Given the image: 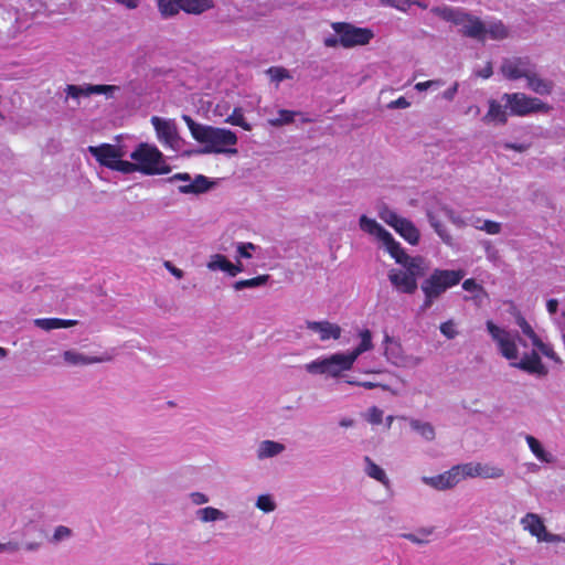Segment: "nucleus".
Listing matches in <instances>:
<instances>
[{
  "mask_svg": "<svg viewBox=\"0 0 565 565\" xmlns=\"http://www.w3.org/2000/svg\"><path fill=\"white\" fill-rule=\"evenodd\" d=\"M183 121L192 138L203 145L202 153L236 154L237 135L226 128H218L196 122L191 116L183 115Z\"/></svg>",
  "mask_w": 565,
  "mask_h": 565,
  "instance_id": "nucleus-3",
  "label": "nucleus"
},
{
  "mask_svg": "<svg viewBox=\"0 0 565 565\" xmlns=\"http://www.w3.org/2000/svg\"><path fill=\"white\" fill-rule=\"evenodd\" d=\"M166 267L168 268V270L173 275L175 276L177 278H182L183 277V271L177 267H174L170 262H166Z\"/></svg>",
  "mask_w": 565,
  "mask_h": 565,
  "instance_id": "nucleus-55",
  "label": "nucleus"
},
{
  "mask_svg": "<svg viewBox=\"0 0 565 565\" xmlns=\"http://www.w3.org/2000/svg\"><path fill=\"white\" fill-rule=\"evenodd\" d=\"M425 434H426V439L430 438V436L431 437L434 436L433 429L430 427H428L427 425H426Z\"/></svg>",
  "mask_w": 565,
  "mask_h": 565,
  "instance_id": "nucleus-60",
  "label": "nucleus"
},
{
  "mask_svg": "<svg viewBox=\"0 0 565 565\" xmlns=\"http://www.w3.org/2000/svg\"><path fill=\"white\" fill-rule=\"evenodd\" d=\"M407 539L412 540L413 542L420 543L422 541L416 539L413 534L405 535Z\"/></svg>",
  "mask_w": 565,
  "mask_h": 565,
  "instance_id": "nucleus-62",
  "label": "nucleus"
},
{
  "mask_svg": "<svg viewBox=\"0 0 565 565\" xmlns=\"http://www.w3.org/2000/svg\"><path fill=\"white\" fill-rule=\"evenodd\" d=\"M35 326L50 331L54 329L70 328L76 324L75 320H65L58 318H42L34 321Z\"/></svg>",
  "mask_w": 565,
  "mask_h": 565,
  "instance_id": "nucleus-27",
  "label": "nucleus"
},
{
  "mask_svg": "<svg viewBox=\"0 0 565 565\" xmlns=\"http://www.w3.org/2000/svg\"><path fill=\"white\" fill-rule=\"evenodd\" d=\"M340 424H341V426L348 427V426L352 425V420L343 419Z\"/></svg>",
  "mask_w": 565,
  "mask_h": 565,
  "instance_id": "nucleus-64",
  "label": "nucleus"
},
{
  "mask_svg": "<svg viewBox=\"0 0 565 565\" xmlns=\"http://www.w3.org/2000/svg\"><path fill=\"white\" fill-rule=\"evenodd\" d=\"M547 311L553 315L557 311L558 301L556 299H550L546 303Z\"/></svg>",
  "mask_w": 565,
  "mask_h": 565,
  "instance_id": "nucleus-56",
  "label": "nucleus"
},
{
  "mask_svg": "<svg viewBox=\"0 0 565 565\" xmlns=\"http://www.w3.org/2000/svg\"><path fill=\"white\" fill-rule=\"evenodd\" d=\"M475 228L483 231L490 235H497L501 232V224L490 220L475 218L470 223Z\"/></svg>",
  "mask_w": 565,
  "mask_h": 565,
  "instance_id": "nucleus-35",
  "label": "nucleus"
},
{
  "mask_svg": "<svg viewBox=\"0 0 565 565\" xmlns=\"http://www.w3.org/2000/svg\"><path fill=\"white\" fill-rule=\"evenodd\" d=\"M296 113L292 110L280 109L278 117L270 120V124L275 127L287 125L294 121Z\"/></svg>",
  "mask_w": 565,
  "mask_h": 565,
  "instance_id": "nucleus-40",
  "label": "nucleus"
},
{
  "mask_svg": "<svg viewBox=\"0 0 565 565\" xmlns=\"http://www.w3.org/2000/svg\"><path fill=\"white\" fill-rule=\"evenodd\" d=\"M466 114H472L473 116H478L480 114V108L476 105L469 106L466 110Z\"/></svg>",
  "mask_w": 565,
  "mask_h": 565,
  "instance_id": "nucleus-59",
  "label": "nucleus"
},
{
  "mask_svg": "<svg viewBox=\"0 0 565 565\" xmlns=\"http://www.w3.org/2000/svg\"><path fill=\"white\" fill-rule=\"evenodd\" d=\"M516 324L522 335L514 334L491 320L486 322V328L495 343L499 353L509 361L512 367L531 375L545 376L547 369L543 364L540 353L547 358H553L554 351L552 347L539 338L524 317L519 316Z\"/></svg>",
  "mask_w": 565,
  "mask_h": 565,
  "instance_id": "nucleus-1",
  "label": "nucleus"
},
{
  "mask_svg": "<svg viewBox=\"0 0 565 565\" xmlns=\"http://www.w3.org/2000/svg\"><path fill=\"white\" fill-rule=\"evenodd\" d=\"M483 246L487 253V258L489 260H494L497 258L498 250L488 241L483 243Z\"/></svg>",
  "mask_w": 565,
  "mask_h": 565,
  "instance_id": "nucleus-49",
  "label": "nucleus"
},
{
  "mask_svg": "<svg viewBox=\"0 0 565 565\" xmlns=\"http://www.w3.org/2000/svg\"><path fill=\"white\" fill-rule=\"evenodd\" d=\"M444 220H451V222L459 227L465 226L466 222L461 217L455 216L451 212L446 210L443 212H429V222L431 227L446 244H450L451 236L446 231V227L443 223Z\"/></svg>",
  "mask_w": 565,
  "mask_h": 565,
  "instance_id": "nucleus-14",
  "label": "nucleus"
},
{
  "mask_svg": "<svg viewBox=\"0 0 565 565\" xmlns=\"http://www.w3.org/2000/svg\"><path fill=\"white\" fill-rule=\"evenodd\" d=\"M225 122L233 126H238L247 131L252 129L250 125L246 121L242 109L238 107L234 108L233 113L226 117Z\"/></svg>",
  "mask_w": 565,
  "mask_h": 565,
  "instance_id": "nucleus-38",
  "label": "nucleus"
},
{
  "mask_svg": "<svg viewBox=\"0 0 565 565\" xmlns=\"http://www.w3.org/2000/svg\"><path fill=\"white\" fill-rule=\"evenodd\" d=\"M382 417H383V412L381 409H379L377 407H372L370 409V418H369V420L372 424H381L382 423Z\"/></svg>",
  "mask_w": 565,
  "mask_h": 565,
  "instance_id": "nucleus-46",
  "label": "nucleus"
},
{
  "mask_svg": "<svg viewBox=\"0 0 565 565\" xmlns=\"http://www.w3.org/2000/svg\"><path fill=\"white\" fill-rule=\"evenodd\" d=\"M462 289L470 294V297L465 299L472 300L476 305H481L488 297V294L482 285L478 284L475 279L469 278L462 282Z\"/></svg>",
  "mask_w": 565,
  "mask_h": 565,
  "instance_id": "nucleus-23",
  "label": "nucleus"
},
{
  "mask_svg": "<svg viewBox=\"0 0 565 565\" xmlns=\"http://www.w3.org/2000/svg\"><path fill=\"white\" fill-rule=\"evenodd\" d=\"M267 74L270 76V79L275 82H281L284 79L290 78L289 71L280 66L269 67L267 70Z\"/></svg>",
  "mask_w": 565,
  "mask_h": 565,
  "instance_id": "nucleus-42",
  "label": "nucleus"
},
{
  "mask_svg": "<svg viewBox=\"0 0 565 565\" xmlns=\"http://www.w3.org/2000/svg\"><path fill=\"white\" fill-rule=\"evenodd\" d=\"M282 450H284V445L273 441V440H265L259 446L258 457L259 458L273 457V456L280 454Z\"/></svg>",
  "mask_w": 565,
  "mask_h": 565,
  "instance_id": "nucleus-36",
  "label": "nucleus"
},
{
  "mask_svg": "<svg viewBox=\"0 0 565 565\" xmlns=\"http://www.w3.org/2000/svg\"><path fill=\"white\" fill-rule=\"evenodd\" d=\"M191 498H192L193 503H195V504H203V503L207 502L206 495L203 493H200V492L192 493Z\"/></svg>",
  "mask_w": 565,
  "mask_h": 565,
  "instance_id": "nucleus-54",
  "label": "nucleus"
},
{
  "mask_svg": "<svg viewBox=\"0 0 565 565\" xmlns=\"http://www.w3.org/2000/svg\"><path fill=\"white\" fill-rule=\"evenodd\" d=\"M306 326L309 330L318 332L321 341L338 340L341 335V328L329 321H307Z\"/></svg>",
  "mask_w": 565,
  "mask_h": 565,
  "instance_id": "nucleus-18",
  "label": "nucleus"
},
{
  "mask_svg": "<svg viewBox=\"0 0 565 565\" xmlns=\"http://www.w3.org/2000/svg\"><path fill=\"white\" fill-rule=\"evenodd\" d=\"M360 337H361L360 344L352 352L347 354L352 363L355 362V360L358 359L359 355H361L362 353H364L373 348L372 334H371L370 330L365 329V330L361 331Z\"/></svg>",
  "mask_w": 565,
  "mask_h": 565,
  "instance_id": "nucleus-31",
  "label": "nucleus"
},
{
  "mask_svg": "<svg viewBox=\"0 0 565 565\" xmlns=\"http://www.w3.org/2000/svg\"><path fill=\"white\" fill-rule=\"evenodd\" d=\"M119 90V87L116 85H92L88 84L86 86L78 85H67L65 88L66 95L72 98H79L81 96L88 97L93 94H103L106 97L110 98L114 94Z\"/></svg>",
  "mask_w": 565,
  "mask_h": 565,
  "instance_id": "nucleus-15",
  "label": "nucleus"
},
{
  "mask_svg": "<svg viewBox=\"0 0 565 565\" xmlns=\"http://www.w3.org/2000/svg\"><path fill=\"white\" fill-rule=\"evenodd\" d=\"M459 483L455 467L431 478H426V484L437 490H448Z\"/></svg>",
  "mask_w": 565,
  "mask_h": 565,
  "instance_id": "nucleus-20",
  "label": "nucleus"
},
{
  "mask_svg": "<svg viewBox=\"0 0 565 565\" xmlns=\"http://www.w3.org/2000/svg\"><path fill=\"white\" fill-rule=\"evenodd\" d=\"M134 162L122 163L128 173L141 172L145 175L167 174L171 167L167 164L162 152L153 145L140 142L131 152Z\"/></svg>",
  "mask_w": 565,
  "mask_h": 565,
  "instance_id": "nucleus-4",
  "label": "nucleus"
},
{
  "mask_svg": "<svg viewBox=\"0 0 565 565\" xmlns=\"http://www.w3.org/2000/svg\"><path fill=\"white\" fill-rule=\"evenodd\" d=\"M114 1L120 6H124L127 9H130V10L136 9L140 3V0H114Z\"/></svg>",
  "mask_w": 565,
  "mask_h": 565,
  "instance_id": "nucleus-53",
  "label": "nucleus"
},
{
  "mask_svg": "<svg viewBox=\"0 0 565 565\" xmlns=\"http://www.w3.org/2000/svg\"><path fill=\"white\" fill-rule=\"evenodd\" d=\"M254 249H255V245L253 243H241L237 246V252H238L239 256L243 258H250L252 254L249 253V250H254Z\"/></svg>",
  "mask_w": 565,
  "mask_h": 565,
  "instance_id": "nucleus-45",
  "label": "nucleus"
},
{
  "mask_svg": "<svg viewBox=\"0 0 565 565\" xmlns=\"http://www.w3.org/2000/svg\"><path fill=\"white\" fill-rule=\"evenodd\" d=\"M156 3L163 19L175 17L182 11L180 0H156Z\"/></svg>",
  "mask_w": 565,
  "mask_h": 565,
  "instance_id": "nucleus-29",
  "label": "nucleus"
},
{
  "mask_svg": "<svg viewBox=\"0 0 565 565\" xmlns=\"http://www.w3.org/2000/svg\"><path fill=\"white\" fill-rule=\"evenodd\" d=\"M180 2L183 12L194 15L214 8L213 0H180Z\"/></svg>",
  "mask_w": 565,
  "mask_h": 565,
  "instance_id": "nucleus-24",
  "label": "nucleus"
},
{
  "mask_svg": "<svg viewBox=\"0 0 565 565\" xmlns=\"http://www.w3.org/2000/svg\"><path fill=\"white\" fill-rule=\"evenodd\" d=\"M524 532L535 539L536 543L558 544L565 543V537L548 531L543 516L535 512H526L520 519Z\"/></svg>",
  "mask_w": 565,
  "mask_h": 565,
  "instance_id": "nucleus-6",
  "label": "nucleus"
},
{
  "mask_svg": "<svg viewBox=\"0 0 565 565\" xmlns=\"http://www.w3.org/2000/svg\"><path fill=\"white\" fill-rule=\"evenodd\" d=\"M505 471L502 467L491 462H478V478L500 479L504 477Z\"/></svg>",
  "mask_w": 565,
  "mask_h": 565,
  "instance_id": "nucleus-26",
  "label": "nucleus"
},
{
  "mask_svg": "<svg viewBox=\"0 0 565 565\" xmlns=\"http://www.w3.org/2000/svg\"><path fill=\"white\" fill-rule=\"evenodd\" d=\"M380 218L390 225L393 228H396L398 225L403 224L404 217L397 215L395 212L388 210L387 207L382 209L379 212Z\"/></svg>",
  "mask_w": 565,
  "mask_h": 565,
  "instance_id": "nucleus-39",
  "label": "nucleus"
},
{
  "mask_svg": "<svg viewBox=\"0 0 565 565\" xmlns=\"http://www.w3.org/2000/svg\"><path fill=\"white\" fill-rule=\"evenodd\" d=\"M352 365L353 363L347 354L335 353L329 358L311 361L306 364V370L311 374H328L335 377L341 372L350 370Z\"/></svg>",
  "mask_w": 565,
  "mask_h": 565,
  "instance_id": "nucleus-10",
  "label": "nucleus"
},
{
  "mask_svg": "<svg viewBox=\"0 0 565 565\" xmlns=\"http://www.w3.org/2000/svg\"><path fill=\"white\" fill-rule=\"evenodd\" d=\"M459 483L466 479L478 478V462L470 461L454 466Z\"/></svg>",
  "mask_w": 565,
  "mask_h": 565,
  "instance_id": "nucleus-33",
  "label": "nucleus"
},
{
  "mask_svg": "<svg viewBox=\"0 0 565 565\" xmlns=\"http://www.w3.org/2000/svg\"><path fill=\"white\" fill-rule=\"evenodd\" d=\"M332 29L339 36L340 45L345 49L366 45L374 36L371 29L355 26L347 22H334Z\"/></svg>",
  "mask_w": 565,
  "mask_h": 565,
  "instance_id": "nucleus-8",
  "label": "nucleus"
},
{
  "mask_svg": "<svg viewBox=\"0 0 565 565\" xmlns=\"http://www.w3.org/2000/svg\"><path fill=\"white\" fill-rule=\"evenodd\" d=\"M463 276V270H434L429 278L426 279V307L428 302L438 298L447 289L458 285Z\"/></svg>",
  "mask_w": 565,
  "mask_h": 565,
  "instance_id": "nucleus-7",
  "label": "nucleus"
},
{
  "mask_svg": "<svg viewBox=\"0 0 565 565\" xmlns=\"http://www.w3.org/2000/svg\"><path fill=\"white\" fill-rule=\"evenodd\" d=\"M364 461L366 463L367 476L377 480L385 487H388L390 480L386 477L385 471L380 466H377L374 461H372L370 457H365Z\"/></svg>",
  "mask_w": 565,
  "mask_h": 565,
  "instance_id": "nucleus-34",
  "label": "nucleus"
},
{
  "mask_svg": "<svg viewBox=\"0 0 565 565\" xmlns=\"http://www.w3.org/2000/svg\"><path fill=\"white\" fill-rule=\"evenodd\" d=\"M501 100L513 116H529L531 114H548L553 108L537 97L524 93H505Z\"/></svg>",
  "mask_w": 565,
  "mask_h": 565,
  "instance_id": "nucleus-5",
  "label": "nucleus"
},
{
  "mask_svg": "<svg viewBox=\"0 0 565 565\" xmlns=\"http://www.w3.org/2000/svg\"><path fill=\"white\" fill-rule=\"evenodd\" d=\"M388 108H406L409 106V103L407 102V99L405 97H398L397 99L395 100H392L388 105Z\"/></svg>",
  "mask_w": 565,
  "mask_h": 565,
  "instance_id": "nucleus-48",
  "label": "nucleus"
},
{
  "mask_svg": "<svg viewBox=\"0 0 565 565\" xmlns=\"http://www.w3.org/2000/svg\"><path fill=\"white\" fill-rule=\"evenodd\" d=\"M88 152L96 159V161L106 168L119 171L127 174V170L122 168V151L120 147L110 143H102L99 146H89Z\"/></svg>",
  "mask_w": 565,
  "mask_h": 565,
  "instance_id": "nucleus-11",
  "label": "nucleus"
},
{
  "mask_svg": "<svg viewBox=\"0 0 565 565\" xmlns=\"http://www.w3.org/2000/svg\"><path fill=\"white\" fill-rule=\"evenodd\" d=\"M492 65L487 63L482 68L476 72L477 76L482 78H489L492 75Z\"/></svg>",
  "mask_w": 565,
  "mask_h": 565,
  "instance_id": "nucleus-51",
  "label": "nucleus"
},
{
  "mask_svg": "<svg viewBox=\"0 0 565 565\" xmlns=\"http://www.w3.org/2000/svg\"><path fill=\"white\" fill-rule=\"evenodd\" d=\"M70 534H71V530L66 526L61 525V526L56 527V530L54 532V540L60 541L64 537H67Z\"/></svg>",
  "mask_w": 565,
  "mask_h": 565,
  "instance_id": "nucleus-47",
  "label": "nucleus"
},
{
  "mask_svg": "<svg viewBox=\"0 0 565 565\" xmlns=\"http://www.w3.org/2000/svg\"><path fill=\"white\" fill-rule=\"evenodd\" d=\"M440 332L447 339H454L458 335L457 324L454 320H448L440 326Z\"/></svg>",
  "mask_w": 565,
  "mask_h": 565,
  "instance_id": "nucleus-44",
  "label": "nucleus"
},
{
  "mask_svg": "<svg viewBox=\"0 0 565 565\" xmlns=\"http://www.w3.org/2000/svg\"><path fill=\"white\" fill-rule=\"evenodd\" d=\"M403 269H392L388 273V279L394 288L404 294H413L417 289L416 277L420 273V259H414L402 265Z\"/></svg>",
  "mask_w": 565,
  "mask_h": 565,
  "instance_id": "nucleus-9",
  "label": "nucleus"
},
{
  "mask_svg": "<svg viewBox=\"0 0 565 565\" xmlns=\"http://www.w3.org/2000/svg\"><path fill=\"white\" fill-rule=\"evenodd\" d=\"M168 181H169V182H173V181H184V182H186V184H188V183H190V182H191V177H190V174H189V173H186V172H179V173H175V174H173L172 177H170V178L168 179Z\"/></svg>",
  "mask_w": 565,
  "mask_h": 565,
  "instance_id": "nucleus-50",
  "label": "nucleus"
},
{
  "mask_svg": "<svg viewBox=\"0 0 565 565\" xmlns=\"http://www.w3.org/2000/svg\"><path fill=\"white\" fill-rule=\"evenodd\" d=\"M525 81L526 87L537 95H551L554 89L553 81L541 76L535 65Z\"/></svg>",
  "mask_w": 565,
  "mask_h": 565,
  "instance_id": "nucleus-16",
  "label": "nucleus"
},
{
  "mask_svg": "<svg viewBox=\"0 0 565 565\" xmlns=\"http://www.w3.org/2000/svg\"><path fill=\"white\" fill-rule=\"evenodd\" d=\"M150 121L162 146L175 151L180 149L181 137L179 136L177 125L172 120L152 116Z\"/></svg>",
  "mask_w": 565,
  "mask_h": 565,
  "instance_id": "nucleus-12",
  "label": "nucleus"
},
{
  "mask_svg": "<svg viewBox=\"0 0 565 565\" xmlns=\"http://www.w3.org/2000/svg\"><path fill=\"white\" fill-rule=\"evenodd\" d=\"M211 182L205 175L198 174L190 183L179 186V192L183 194H201L211 189Z\"/></svg>",
  "mask_w": 565,
  "mask_h": 565,
  "instance_id": "nucleus-22",
  "label": "nucleus"
},
{
  "mask_svg": "<svg viewBox=\"0 0 565 565\" xmlns=\"http://www.w3.org/2000/svg\"><path fill=\"white\" fill-rule=\"evenodd\" d=\"M63 356H64V360L71 364H93V363L110 361V356L88 358V356H85L83 354H79V353H76L73 351H65Z\"/></svg>",
  "mask_w": 565,
  "mask_h": 565,
  "instance_id": "nucleus-30",
  "label": "nucleus"
},
{
  "mask_svg": "<svg viewBox=\"0 0 565 565\" xmlns=\"http://www.w3.org/2000/svg\"><path fill=\"white\" fill-rule=\"evenodd\" d=\"M359 384L362 385L365 388H373V387H375V384L372 383V382H363V383H359Z\"/></svg>",
  "mask_w": 565,
  "mask_h": 565,
  "instance_id": "nucleus-61",
  "label": "nucleus"
},
{
  "mask_svg": "<svg viewBox=\"0 0 565 565\" xmlns=\"http://www.w3.org/2000/svg\"><path fill=\"white\" fill-rule=\"evenodd\" d=\"M207 266L212 270L221 269L231 276H236L242 271V265H234L225 256L220 254L215 255Z\"/></svg>",
  "mask_w": 565,
  "mask_h": 565,
  "instance_id": "nucleus-25",
  "label": "nucleus"
},
{
  "mask_svg": "<svg viewBox=\"0 0 565 565\" xmlns=\"http://www.w3.org/2000/svg\"><path fill=\"white\" fill-rule=\"evenodd\" d=\"M269 279V275H259L249 279H242L234 284L235 290H242L244 288H255L265 285Z\"/></svg>",
  "mask_w": 565,
  "mask_h": 565,
  "instance_id": "nucleus-37",
  "label": "nucleus"
},
{
  "mask_svg": "<svg viewBox=\"0 0 565 565\" xmlns=\"http://www.w3.org/2000/svg\"><path fill=\"white\" fill-rule=\"evenodd\" d=\"M385 246L386 252L395 259L397 264L405 265L407 262L414 259H420L419 257H409L402 248L401 244L394 239L392 234L388 232L381 241Z\"/></svg>",
  "mask_w": 565,
  "mask_h": 565,
  "instance_id": "nucleus-19",
  "label": "nucleus"
},
{
  "mask_svg": "<svg viewBox=\"0 0 565 565\" xmlns=\"http://www.w3.org/2000/svg\"><path fill=\"white\" fill-rule=\"evenodd\" d=\"M534 65L529 57L514 56L502 61L500 72L510 81L526 79Z\"/></svg>",
  "mask_w": 565,
  "mask_h": 565,
  "instance_id": "nucleus-13",
  "label": "nucleus"
},
{
  "mask_svg": "<svg viewBox=\"0 0 565 565\" xmlns=\"http://www.w3.org/2000/svg\"><path fill=\"white\" fill-rule=\"evenodd\" d=\"M338 44H340V42H339V38H332V36H330V38L324 39V45H326L327 47H334V46H337Z\"/></svg>",
  "mask_w": 565,
  "mask_h": 565,
  "instance_id": "nucleus-57",
  "label": "nucleus"
},
{
  "mask_svg": "<svg viewBox=\"0 0 565 565\" xmlns=\"http://www.w3.org/2000/svg\"><path fill=\"white\" fill-rule=\"evenodd\" d=\"M360 227L365 233L376 236L380 241L388 233L375 220L369 218L366 215L360 217Z\"/></svg>",
  "mask_w": 565,
  "mask_h": 565,
  "instance_id": "nucleus-28",
  "label": "nucleus"
},
{
  "mask_svg": "<svg viewBox=\"0 0 565 565\" xmlns=\"http://www.w3.org/2000/svg\"><path fill=\"white\" fill-rule=\"evenodd\" d=\"M256 507L264 512H271L276 505L270 495L262 494L257 499Z\"/></svg>",
  "mask_w": 565,
  "mask_h": 565,
  "instance_id": "nucleus-43",
  "label": "nucleus"
},
{
  "mask_svg": "<svg viewBox=\"0 0 565 565\" xmlns=\"http://www.w3.org/2000/svg\"><path fill=\"white\" fill-rule=\"evenodd\" d=\"M405 241H407L409 244H417L419 241V232L414 226V224L408 221L404 220L402 225H398L396 228H394Z\"/></svg>",
  "mask_w": 565,
  "mask_h": 565,
  "instance_id": "nucleus-32",
  "label": "nucleus"
},
{
  "mask_svg": "<svg viewBox=\"0 0 565 565\" xmlns=\"http://www.w3.org/2000/svg\"><path fill=\"white\" fill-rule=\"evenodd\" d=\"M525 441L533 454V456L542 463H554L555 462V456L547 450L544 445L534 436L532 435H525Z\"/></svg>",
  "mask_w": 565,
  "mask_h": 565,
  "instance_id": "nucleus-21",
  "label": "nucleus"
},
{
  "mask_svg": "<svg viewBox=\"0 0 565 565\" xmlns=\"http://www.w3.org/2000/svg\"><path fill=\"white\" fill-rule=\"evenodd\" d=\"M431 13L457 25L459 31L463 34L481 41L503 40L509 34L508 29L501 21L481 22L479 19L469 15L460 9L438 7L431 9Z\"/></svg>",
  "mask_w": 565,
  "mask_h": 565,
  "instance_id": "nucleus-2",
  "label": "nucleus"
},
{
  "mask_svg": "<svg viewBox=\"0 0 565 565\" xmlns=\"http://www.w3.org/2000/svg\"><path fill=\"white\" fill-rule=\"evenodd\" d=\"M18 550H19V543H17V542L0 543V553L1 552H17Z\"/></svg>",
  "mask_w": 565,
  "mask_h": 565,
  "instance_id": "nucleus-52",
  "label": "nucleus"
},
{
  "mask_svg": "<svg viewBox=\"0 0 565 565\" xmlns=\"http://www.w3.org/2000/svg\"><path fill=\"white\" fill-rule=\"evenodd\" d=\"M415 88L418 89V90H424V82H419L415 85Z\"/></svg>",
  "mask_w": 565,
  "mask_h": 565,
  "instance_id": "nucleus-63",
  "label": "nucleus"
},
{
  "mask_svg": "<svg viewBox=\"0 0 565 565\" xmlns=\"http://www.w3.org/2000/svg\"><path fill=\"white\" fill-rule=\"evenodd\" d=\"M200 519L203 522L216 521L222 518L223 513L212 507L203 508L199 511Z\"/></svg>",
  "mask_w": 565,
  "mask_h": 565,
  "instance_id": "nucleus-41",
  "label": "nucleus"
},
{
  "mask_svg": "<svg viewBox=\"0 0 565 565\" xmlns=\"http://www.w3.org/2000/svg\"><path fill=\"white\" fill-rule=\"evenodd\" d=\"M488 111L481 118L484 125H504L508 121V111L505 104L502 105L500 102L495 99H489L488 102Z\"/></svg>",
  "mask_w": 565,
  "mask_h": 565,
  "instance_id": "nucleus-17",
  "label": "nucleus"
},
{
  "mask_svg": "<svg viewBox=\"0 0 565 565\" xmlns=\"http://www.w3.org/2000/svg\"><path fill=\"white\" fill-rule=\"evenodd\" d=\"M456 92H457V84H455L452 87L448 88L444 93V97L447 99H451L455 96Z\"/></svg>",
  "mask_w": 565,
  "mask_h": 565,
  "instance_id": "nucleus-58",
  "label": "nucleus"
}]
</instances>
